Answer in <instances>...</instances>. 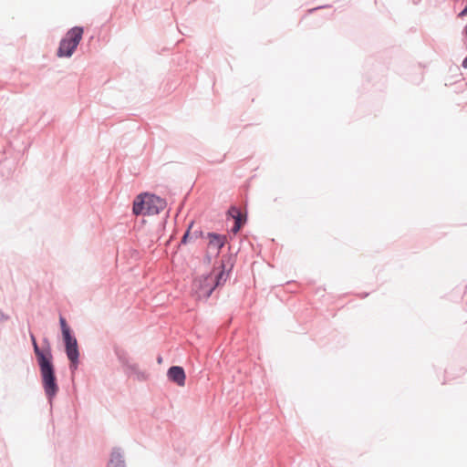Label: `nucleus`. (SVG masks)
<instances>
[{
  "mask_svg": "<svg viewBox=\"0 0 467 467\" xmlns=\"http://www.w3.org/2000/svg\"><path fill=\"white\" fill-rule=\"evenodd\" d=\"M30 338L40 368L45 393L48 400H51L57 395L58 386L57 384L55 368L52 363L50 347L47 345L46 349H41L36 343L34 334H30Z\"/></svg>",
  "mask_w": 467,
  "mask_h": 467,
  "instance_id": "f257e3e1",
  "label": "nucleus"
},
{
  "mask_svg": "<svg viewBox=\"0 0 467 467\" xmlns=\"http://www.w3.org/2000/svg\"><path fill=\"white\" fill-rule=\"evenodd\" d=\"M84 29L81 26H74L61 38L57 50V57H71L82 39Z\"/></svg>",
  "mask_w": 467,
  "mask_h": 467,
  "instance_id": "f03ea898",
  "label": "nucleus"
},
{
  "mask_svg": "<svg viewBox=\"0 0 467 467\" xmlns=\"http://www.w3.org/2000/svg\"><path fill=\"white\" fill-rule=\"evenodd\" d=\"M194 290L198 298L207 299L216 288L213 286V275H203L194 281Z\"/></svg>",
  "mask_w": 467,
  "mask_h": 467,
  "instance_id": "7ed1b4c3",
  "label": "nucleus"
},
{
  "mask_svg": "<svg viewBox=\"0 0 467 467\" xmlns=\"http://www.w3.org/2000/svg\"><path fill=\"white\" fill-rule=\"evenodd\" d=\"M146 213L147 215H155L160 213L166 207V201L154 194L145 193Z\"/></svg>",
  "mask_w": 467,
  "mask_h": 467,
  "instance_id": "20e7f679",
  "label": "nucleus"
},
{
  "mask_svg": "<svg viewBox=\"0 0 467 467\" xmlns=\"http://www.w3.org/2000/svg\"><path fill=\"white\" fill-rule=\"evenodd\" d=\"M168 379L176 383L178 386L182 387L185 385V372L182 367L180 366H172L168 369L167 372Z\"/></svg>",
  "mask_w": 467,
  "mask_h": 467,
  "instance_id": "39448f33",
  "label": "nucleus"
},
{
  "mask_svg": "<svg viewBox=\"0 0 467 467\" xmlns=\"http://www.w3.org/2000/svg\"><path fill=\"white\" fill-rule=\"evenodd\" d=\"M107 467H126L124 451L119 447H114L110 452Z\"/></svg>",
  "mask_w": 467,
  "mask_h": 467,
  "instance_id": "423d86ee",
  "label": "nucleus"
},
{
  "mask_svg": "<svg viewBox=\"0 0 467 467\" xmlns=\"http://www.w3.org/2000/svg\"><path fill=\"white\" fill-rule=\"evenodd\" d=\"M228 214L234 220V224L232 232L236 234L240 231L241 227L246 221V215L243 214L239 208L235 206L230 207Z\"/></svg>",
  "mask_w": 467,
  "mask_h": 467,
  "instance_id": "0eeeda50",
  "label": "nucleus"
},
{
  "mask_svg": "<svg viewBox=\"0 0 467 467\" xmlns=\"http://www.w3.org/2000/svg\"><path fill=\"white\" fill-rule=\"evenodd\" d=\"M206 238L208 241V246L210 249L215 250L216 253L223 247L226 238L224 235L218 234L215 233H207Z\"/></svg>",
  "mask_w": 467,
  "mask_h": 467,
  "instance_id": "6e6552de",
  "label": "nucleus"
},
{
  "mask_svg": "<svg viewBox=\"0 0 467 467\" xmlns=\"http://www.w3.org/2000/svg\"><path fill=\"white\" fill-rule=\"evenodd\" d=\"M124 369V372L130 378H133L139 381H144L147 379L148 375L146 372L140 369L139 365L131 362Z\"/></svg>",
  "mask_w": 467,
  "mask_h": 467,
  "instance_id": "1a4fd4ad",
  "label": "nucleus"
},
{
  "mask_svg": "<svg viewBox=\"0 0 467 467\" xmlns=\"http://www.w3.org/2000/svg\"><path fill=\"white\" fill-rule=\"evenodd\" d=\"M146 207H147V204H146L145 193L138 195L133 202V207H132L133 213L136 215H140V214L147 215Z\"/></svg>",
  "mask_w": 467,
  "mask_h": 467,
  "instance_id": "9d476101",
  "label": "nucleus"
},
{
  "mask_svg": "<svg viewBox=\"0 0 467 467\" xmlns=\"http://www.w3.org/2000/svg\"><path fill=\"white\" fill-rule=\"evenodd\" d=\"M114 353L119 360V362L121 364L123 368H125L129 364L131 363L129 353L126 349L119 346H116L114 348Z\"/></svg>",
  "mask_w": 467,
  "mask_h": 467,
  "instance_id": "9b49d317",
  "label": "nucleus"
},
{
  "mask_svg": "<svg viewBox=\"0 0 467 467\" xmlns=\"http://www.w3.org/2000/svg\"><path fill=\"white\" fill-rule=\"evenodd\" d=\"M221 267H222L221 271H219L216 274H212L213 279V286H215V287L220 286L223 284H224L227 279V275H225V272H224L223 263L221 264Z\"/></svg>",
  "mask_w": 467,
  "mask_h": 467,
  "instance_id": "f8f14e48",
  "label": "nucleus"
},
{
  "mask_svg": "<svg viewBox=\"0 0 467 467\" xmlns=\"http://www.w3.org/2000/svg\"><path fill=\"white\" fill-rule=\"evenodd\" d=\"M66 353L67 356V358L70 361L75 362L77 359H78L79 353L78 349V343L66 346Z\"/></svg>",
  "mask_w": 467,
  "mask_h": 467,
  "instance_id": "ddd939ff",
  "label": "nucleus"
},
{
  "mask_svg": "<svg viewBox=\"0 0 467 467\" xmlns=\"http://www.w3.org/2000/svg\"><path fill=\"white\" fill-rule=\"evenodd\" d=\"M66 346L77 344L76 337L71 334V331L62 335Z\"/></svg>",
  "mask_w": 467,
  "mask_h": 467,
  "instance_id": "4468645a",
  "label": "nucleus"
},
{
  "mask_svg": "<svg viewBox=\"0 0 467 467\" xmlns=\"http://www.w3.org/2000/svg\"><path fill=\"white\" fill-rule=\"evenodd\" d=\"M59 324H60L62 335L71 331L70 327L67 324L65 317H63L62 316L59 317Z\"/></svg>",
  "mask_w": 467,
  "mask_h": 467,
  "instance_id": "2eb2a0df",
  "label": "nucleus"
},
{
  "mask_svg": "<svg viewBox=\"0 0 467 467\" xmlns=\"http://www.w3.org/2000/svg\"><path fill=\"white\" fill-rule=\"evenodd\" d=\"M192 223H191V224L189 225L187 231L185 232V234H183L182 240H181V244H187L188 240L189 239H192V234H191V229H192Z\"/></svg>",
  "mask_w": 467,
  "mask_h": 467,
  "instance_id": "dca6fc26",
  "label": "nucleus"
},
{
  "mask_svg": "<svg viewBox=\"0 0 467 467\" xmlns=\"http://www.w3.org/2000/svg\"><path fill=\"white\" fill-rule=\"evenodd\" d=\"M192 234V239H197L198 237H203V233L202 231H198V230H195L193 231L192 233H191Z\"/></svg>",
  "mask_w": 467,
  "mask_h": 467,
  "instance_id": "f3484780",
  "label": "nucleus"
},
{
  "mask_svg": "<svg viewBox=\"0 0 467 467\" xmlns=\"http://www.w3.org/2000/svg\"><path fill=\"white\" fill-rule=\"evenodd\" d=\"M78 359H77L75 362L70 361V366H69L70 370L71 371L76 370L78 368Z\"/></svg>",
  "mask_w": 467,
  "mask_h": 467,
  "instance_id": "a211bd4d",
  "label": "nucleus"
},
{
  "mask_svg": "<svg viewBox=\"0 0 467 467\" xmlns=\"http://www.w3.org/2000/svg\"><path fill=\"white\" fill-rule=\"evenodd\" d=\"M467 16V5L458 14V16L462 18Z\"/></svg>",
  "mask_w": 467,
  "mask_h": 467,
  "instance_id": "6ab92c4d",
  "label": "nucleus"
},
{
  "mask_svg": "<svg viewBox=\"0 0 467 467\" xmlns=\"http://www.w3.org/2000/svg\"><path fill=\"white\" fill-rule=\"evenodd\" d=\"M8 317L0 309V321L7 320Z\"/></svg>",
  "mask_w": 467,
  "mask_h": 467,
  "instance_id": "aec40b11",
  "label": "nucleus"
},
{
  "mask_svg": "<svg viewBox=\"0 0 467 467\" xmlns=\"http://www.w3.org/2000/svg\"><path fill=\"white\" fill-rule=\"evenodd\" d=\"M462 67L467 68V57L462 60Z\"/></svg>",
  "mask_w": 467,
  "mask_h": 467,
  "instance_id": "412c9836",
  "label": "nucleus"
}]
</instances>
